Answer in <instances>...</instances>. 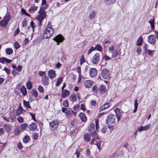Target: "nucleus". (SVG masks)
Returning a JSON list of instances; mask_svg holds the SVG:
<instances>
[{
	"instance_id": "nucleus-21",
	"label": "nucleus",
	"mask_w": 158,
	"mask_h": 158,
	"mask_svg": "<svg viewBox=\"0 0 158 158\" xmlns=\"http://www.w3.org/2000/svg\"><path fill=\"white\" fill-rule=\"evenodd\" d=\"M62 97L63 98H65L67 96H68L69 94V91L67 89H64L63 91H62Z\"/></svg>"
},
{
	"instance_id": "nucleus-45",
	"label": "nucleus",
	"mask_w": 158,
	"mask_h": 158,
	"mask_svg": "<svg viewBox=\"0 0 158 158\" xmlns=\"http://www.w3.org/2000/svg\"><path fill=\"white\" fill-rule=\"evenodd\" d=\"M18 121L20 123H23L24 122L23 118L21 117H19L17 119Z\"/></svg>"
},
{
	"instance_id": "nucleus-22",
	"label": "nucleus",
	"mask_w": 158,
	"mask_h": 158,
	"mask_svg": "<svg viewBox=\"0 0 158 158\" xmlns=\"http://www.w3.org/2000/svg\"><path fill=\"white\" fill-rule=\"evenodd\" d=\"M96 16V12L94 11H91L89 15V17L91 19L94 18Z\"/></svg>"
},
{
	"instance_id": "nucleus-62",
	"label": "nucleus",
	"mask_w": 158,
	"mask_h": 158,
	"mask_svg": "<svg viewBox=\"0 0 158 158\" xmlns=\"http://www.w3.org/2000/svg\"><path fill=\"white\" fill-rule=\"evenodd\" d=\"M27 21L26 19H25L22 23V24L23 27H25L26 26Z\"/></svg>"
},
{
	"instance_id": "nucleus-48",
	"label": "nucleus",
	"mask_w": 158,
	"mask_h": 158,
	"mask_svg": "<svg viewBox=\"0 0 158 158\" xmlns=\"http://www.w3.org/2000/svg\"><path fill=\"white\" fill-rule=\"evenodd\" d=\"M30 25L31 27L32 28L33 31H34V28L35 27L36 25L34 22L33 21H31L30 23Z\"/></svg>"
},
{
	"instance_id": "nucleus-24",
	"label": "nucleus",
	"mask_w": 158,
	"mask_h": 158,
	"mask_svg": "<svg viewBox=\"0 0 158 158\" xmlns=\"http://www.w3.org/2000/svg\"><path fill=\"white\" fill-rule=\"evenodd\" d=\"M109 107V104L108 103L102 105L100 109H99V111L103 110L106 109L108 108Z\"/></svg>"
},
{
	"instance_id": "nucleus-56",
	"label": "nucleus",
	"mask_w": 158,
	"mask_h": 158,
	"mask_svg": "<svg viewBox=\"0 0 158 158\" xmlns=\"http://www.w3.org/2000/svg\"><path fill=\"white\" fill-rule=\"evenodd\" d=\"M107 130L106 127H103L101 130V132L102 133H105Z\"/></svg>"
},
{
	"instance_id": "nucleus-27",
	"label": "nucleus",
	"mask_w": 158,
	"mask_h": 158,
	"mask_svg": "<svg viewBox=\"0 0 158 158\" xmlns=\"http://www.w3.org/2000/svg\"><path fill=\"white\" fill-rule=\"evenodd\" d=\"M27 127V124L26 123H23L20 126V129L22 130V131L25 130Z\"/></svg>"
},
{
	"instance_id": "nucleus-10",
	"label": "nucleus",
	"mask_w": 158,
	"mask_h": 158,
	"mask_svg": "<svg viewBox=\"0 0 158 158\" xmlns=\"http://www.w3.org/2000/svg\"><path fill=\"white\" fill-rule=\"evenodd\" d=\"M99 61V54L96 53L93 56L92 62L93 64H95L98 63Z\"/></svg>"
},
{
	"instance_id": "nucleus-39",
	"label": "nucleus",
	"mask_w": 158,
	"mask_h": 158,
	"mask_svg": "<svg viewBox=\"0 0 158 158\" xmlns=\"http://www.w3.org/2000/svg\"><path fill=\"white\" fill-rule=\"evenodd\" d=\"M10 118L11 120V122H13L16 118V116L13 112L10 113Z\"/></svg>"
},
{
	"instance_id": "nucleus-13",
	"label": "nucleus",
	"mask_w": 158,
	"mask_h": 158,
	"mask_svg": "<svg viewBox=\"0 0 158 158\" xmlns=\"http://www.w3.org/2000/svg\"><path fill=\"white\" fill-rule=\"evenodd\" d=\"M49 78L47 76H45L43 77L42 82L44 85H48L49 84Z\"/></svg>"
},
{
	"instance_id": "nucleus-16",
	"label": "nucleus",
	"mask_w": 158,
	"mask_h": 158,
	"mask_svg": "<svg viewBox=\"0 0 158 158\" xmlns=\"http://www.w3.org/2000/svg\"><path fill=\"white\" fill-rule=\"evenodd\" d=\"M48 75L50 78H54L56 76L55 71L53 69L49 71L48 73Z\"/></svg>"
},
{
	"instance_id": "nucleus-52",
	"label": "nucleus",
	"mask_w": 158,
	"mask_h": 158,
	"mask_svg": "<svg viewBox=\"0 0 158 158\" xmlns=\"http://www.w3.org/2000/svg\"><path fill=\"white\" fill-rule=\"evenodd\" d=\"M85 62V60L84 58V56H82L80 59V64L81 65L84 62Z\"/></svg>"
},
{
	"instance_id": "nucleus-53",
	"label": "nucleus",
	"mask_w": 158,
	"mask_h": 158,
	"mask_svg": "<svg viewBox=\"0 0 158 158\" xmlns=\"http://www.w3.org/2000/svg\"><path fill=\"white\" fill-rule=\"evenodd\" d=\"M63 106L64 107H67L69 106V103L67 100H65L63 102Z\"/></svg>"
},
{
	"instance_id": "nucleus-9",
	"label": "nucleus",
	"mask_w": 158,
	"mask_h": 158,
	"mask_svg": "<svg viewBox=\"0 0 158 158\" xmlns=\"http://www.w3.org/2000/svg\"><path fill=\"white\" fill-rule=\"evenodd\" d=\"M93 82L90 80H86L84 82V85L86 88H89L92 86Z\"/></svg>"
},
{
	"instance_id": "nucleus-23",
	"label": "nucleus",
	"mask_w": 158,
	"mask_h": 158,
	"mask_svg": "<svg viewBox=\"0 0 158 158\" xmlns=\"http://www.w3.org/2000/svg\"><path fill=\"white\" fill-rule=\"evenodd\" d=\"M115 0H105V3L107 5H109L113 4L115 2Z\"/></svg>"
},
{
	"instance_id": "nucleus-17",
	"label": "nucleus",
	"mask_w": 158,
	"mask_h": 158,
	"mask_svg": "<svg viewBox=\"0 0 158 158\" xmlns=\"http://www.w3.org/2000/svg\"><path fill=\"white\" fill-rule=\"evenodd\" d=\"M96 50H99V44H97L96 45L95 48L93 47H92L91 48H90L88 52V55H89L92 52L95 51Z\"/></svg>"
},
{
	"instance_id": "nucleus-20",
	"label": "nucleus",
	"mask_w": 158,
	"mask_h": 158,
	"mask_svg": "<svg viewBox=\"0 0 158 158\" xmlns=\"http://www.w3.org/2000/svg\"><path fill=\"white\" fill-rule=\"evenodd\" d=\"M79 116L82 122H85L86 120V117L84 113H80Z\"/></svg>"
},
{
	"instance_id": "nucleus-5",
	"label": "nucleus",
	"mask_w": 158,
	"mask_h": 158,
	"mask_svg": "<svg viewBox=\"0 0 158 158\" xmlns=\"http://www.w3.org/2000/svg\"><path fill=\"white\" fill-rule=\"evenodd\" d=\"M110 74L109 71L106 69H103L101 73L102 77L105 79H110Z\"/></svg>"
},
{
	"instance_id": "nucleus-18",
	"label": "nucleus",
	"mask_w": 158,
	"mask_h": 158,
	"mask_svg": "<svg viewBox=\"0 0 158 158\" xmlns=\"http://www.w3.org/2000/svg\"><path fill=\"white\" fill-rule=\"evenodd\" d=\"M28 127L30 130L34 131L36 129L37 126L34 123H32L28 126Z\"/></svg>"
},
{
	"instance_id": "nucleus-3",
	"label": "nucleus",
	"mask_w": 158,
	"mask_h": 158,
	"mask_svg": "<svg viewBox=\"0 0 158 158\" xmlns=\"http://www.w3.org/2000/svg\"><path fill=\"white\" fill-rule=\"evenodd\" d=\"M45 9L41 7L40 10L38 12V14H39L38 15L36 18V19L39 20H43L46 17V14L44 12Z\"/></svg>"
},
{
	"instance_id": "nucleus-12",
	"label": "nucleus",
	"mask_w": 158,
	"mask_h": 158,
	"mask_svg": "<svg viewBox=\"0 0 158 158\" xmlns=\"http://www.w3.org/2000/svg\"><path fill=\"white\" fill-rule=\"evenodd\" d=\"M106 91V89L105 86L102 85H101L99 88V94L105 95Z\"/></svg>"
},
{
	"instance_id": "nucleus-14",
	"label": "nucleus",
	"mask_w": 158,
	"mask_h": 158,
	"mask_svg": "<svg viewBox=\"0 0 158 158\" xmlns=\"http://www.w3.org/2000/svg\"><path fill=\"white\" fill-rule=\"evenodd\" d=\"M69 101L72 102H74L77 100V98L75 94L71 95L69 97Z\"/></svg>"
},
{
	"instance_id": "nucleus-63",
	"label": "nucleus",
	"mask_w": 158,
	"mask_h": 158,
	"mask_svg": "<svg viewBox=\"0 0 158 158\" xmlns=\"http://www.w3.org/2000/svg\"><path fill=\"white\" fill-rule=\"evenodd\" d=\"M91 104L92 106H95L96 104V102L95 100H93L91 101Z\"/></svg>"
},
{
	"instance_id": "nucleus-50",
	"label": "nucleus",
	"mask_w": 158,
	"mask_h": 158,
	"mask_svg": "<svg viewBox=\"0 0 158 158\" xmlns=\"http://www.w3.org/2000/svg\"><path fill=\"white\" fill-rule=\"evenodd\" d=\"M114 111L115 112L116 115L120 114V111L119 109L116 108L114 110Z\"/></svg>"
},
{
	"instance_id": "nucleus-15",
	"label": "nucleus",
	"mask_w": 158,
	"mask_h": 158,
	"mask_svg": "<svg viewBox=\"0 0 158 158\" xmlns=\"http://www.w3.org/2000/svg\"><path fill=\"white\" fill-rule=\"evenodd\" d=\"M97 73V70L94 68H91L89 69V74L92 77L95 76Z\"/></svg>"
},
{
	"instance_id": "nucleus-47",
	"label": "nucleus",
	"mask_w": 158,
	"mask_h": 158,
	"mask_svg": "<svg viewBox=\"0 0 158 158\" xmlns=\"http://www.w3.org/2000/svg\"><path fill=\"white\" fill-rule=\"evenodd\" d=\"M103 59H104L105 61L110 60L111 59L110 57L106 55H105L103 56Z\"/></svg>"
},
{
	"instance_id": "nucleus-34",
	"label": "nucleus",
	"mask_w": 158,
	"mask_h": 158,
	"mask_svg": "<svg viewBox=\"0 0 158 158\" xmlns=\"http://www.w3.org/2000/svg\"><path fill=\"white\" fill-rule=\"evenodd\" d=\"M6 52L8 55L11 54L13 52V50L11 48H7L6 50Z\"/></svg>"
},
{
	"instance_id": "nucleus-8",
	"label": "nucleus",
	"mask_w": 158,
	"mask_h": 158,
	"mask_svg": "<svg viewBox=\"0 0 158 158\" xmlns=\"http://www.w3.org/2000/svg\"><path fill=\"white\" fill-rule=\"evenodd\" d=\"M156 41V38L155 36L153 35H151L148 37V42L151 44H154Z\"/></svg>"
},
{
	"instance_id": "nucleus-59",
	"label": "nucleus",
	"mask_w": 158,
	"mask_h": 158,
	"mask_svg": "<svg viewBox=\"0 0 158 158\" xmlns=\"http://www.w3.org/2000/svg\"><path fill=\"white\" fill-rule=\"evenodd\" d=\"M95 125H96V129L97 131H98V119L96 120L95 121Z\"/></svg>"
},
{
	"instance_id": "nucleus-11",
	"label": "nucleus",
	"mask_w": 158,
	"mask_h": 158,
	"mask_svg": "<svg viewBox=\"0 0 158 158\" xmlns=\"http://www.w3.org/2000/svg\"><path fill=\"white\" fill-rule=\"evenodd\" d=\"M151 126L149 124L146 125L145 126H140L138 130L140 132L144 131H145L149 129L150 128Z\"/></svg>"
},
{
	"instance_id": "nucleus-58",
	"label": "nucleus",
	"mask_w": 158,
	"mask_h": 158,
	"mask_svg": "<svg viewBox=\"0 0 158 158\" xmlns=\"http://www.w3.org/2000/svg\"><path fill=\"white\" fill-rule=\"evenodd\" d=\"M17 146L18 148L19 149H22L23 148V146L22 144L20 142H19Z\"/></svg>"
},
{
	"instance_id": "nucleus-28",
	"label": "nucleus",
	"mask_w": 158,
	"mask_h": 158,
	"mask_svg": "<svg viewBox=\"0 0 158 158\" xmlns=\"http://www.w3.org/2000/svg\"><path fill=\"white\" fill-rule=\"evenodd\" d=\"M84 139L87 141H89L91 139V137L89 134H85L84 136Z\"/></svg>"
},
{
	"instance_id": "nucleus-60",
	"label": "nucleus",
	"mask_w": 158,
	"mask_h": 158,
	"mask_svg": "<svg viewBox=\"0 0 158 158\" xmlns=\"http://www.w3.org/2000/svg\"><path fill=\"white\" fill-rule=\"evenodd\" d=\"M38 90L39 92L43 93L44 92V89L41 86H39L38 88Z\"/></svg>"
},
{
	"instance_id": "nucleus-38",
	"label": "nucleus",
	"mask_w": 158,
	"mask_h": 158,
	"mask_svg": "<svg viewBox=\"0 0 158 158\" xmlns=\"http://www.w3.org/2000/svg\"><path fill=\"white\" fill-rule=\"evenodd\" d=\"M22 132V130L18 128H16L14 132L15 135H17L19 133Z\"/></svg>"
},
{
	"instance_id": "nucleus-33",
	"label": "nucleus",
	"mask_w": 158,
	"mask_h": 158,
	"mask_svg": "<svg viewBox=\"0 0 158 158\" xmlns=\"http://www.w3.org/2000/svg\"><path fill=\"white\" fill-rule=\"evenodd\" d=\"M137 100L135 99V103H134V106H135V109L133 110V113H135L137 110V108L138 106V103H137Z\"/></svg>"
},
{
	"instance_id": "nucleus-54",
	"label": "nucleus",
	"mask_w": 158,
	"mask_h": 158,
	"mask_svg": "<svg viewBox=\"0 0 158 158\" xmlns=\"http://www.w3.org/2000/svg\"><path fill=\"white\" fill-rule=\"evenodd\" d=\"M14 47L16 49H18L20 47V45L18 42H16L14 44Z\"/></svg>"
},
{
	"instance_id": "nucleus-26",
	"label": "nucleus",
	"mask_w": 158,
	"mask_h": 158,
	"mask_svg": "<svg viewBox=\"0 0 158 158\" xmlns=\"http://www.w3.org/2000/svg\"><path fill=\"white\" fill-rule=\"evenodd\" d=\"M21 91L23 95L25 96L27 94L26 89L24 85L22 86L21 89Z\"/></svg>"
},
{
	"instance_id": "nucleus-4",
	"label": "nucleus",
	"mask_w": 158,
	"mask_h": 158,
	"mask_svg": "<svg viewBox=\"0 0 158 158\" xmlns=\"http://www.w3.org/2000/svg\"><path fill=\"white\" fill-rule=\"evenodd\" d=\"M88 131L92 137H95L96 135L97 139H98V134L95 130V124L94 123L91 124L88 128Z\"/></svg>"
},
{
	"instance_id": "nucleus-36",
	"label": "nucleus",
	"mask_w": 158,
	"mask_h": 158,
	"mask_svg": "<svg viewBox=\"0 0 158 158\" xmlns=\"http://www.w3.org/2000/svg\"><path fill=\"white\" fill-rule=\"evenodd\" d=\"M23 109L22 107H20L17 110L16 112V115L17 116L20 115L22 113Z\"/></svg>"
},
{
	"instance_id": "nucleus-31",
	"label": "nucleus",
	"mask_w": 158,
	"mask_h": 158,
	"mask_svg": "<svg viewBox=\"0 0 158 158\" xmlns=\"http://www.w3.org/2000/svg\"><path fill=\"white\" fill-rule=\"evenodd\" d=\"M30 139V137L28 135H26L25 136L23 139V142L25 143H27L28 142Z\"/></svg>"
},
{
	"instance_id": "nucleus-30",
	"label": "nucleus",
	"mask_w": 158,
	"mask_h": 158,
	"mask_svg": "<svg viewBox=\"0 0 158 158\" xmlns=\"http://www.w3.org/2000/svg\"><path fill=\"white\" fill-rule=\"evenodd\" d=\"M149 22L150 24L152 29H153L154 28V19H151L149 21Z\"/></svg>"
},
{
	"instance_id": "nucleus-49",
	"label": "nucleus",
	"mask_w": 158,
	"mask_h": 158,
	"mask_svg": "<svg viewBox=\"0 0 158 158\" xmlns=\"http://www.w3.org/2000/svg\"><path fill=\"white\" fill-rule=\"evenodd\" d=\"M72 113H74V115H76V113L75 112H74L73 110L72 111H71L70 110H67L66 112V114L67 115H69L71 114Z\"/></svg>"
},
{
	"instance_id": "nucleus-64",
	"label": "nucleus",
	"mask_w": 158,
	"mask_h": 158,
	"mask_svg": "<svg viewBox=\"0 0 158 158\" xmlns=\"http://www.w3.org/2000/svg\"><path fill=\"white\" fill-rule=\"evenodd\" d=\"M33 138L35 139H37L38 138V135L37 134L35 133L33 134Z\"/></svg>"
},
{
	"instance_id": "nucleus-61",
	"label": "nucleus",
	"mask_w": 158,
	"mask_h": 158,
	"mask_svg": "<svg viewBox=\"0 0 158 158\" xmlns=\"http://www.w3.org/2000/svg\"><path fill=\"white\" fill-rule=\"evenodd\" d=\"M141 48L140 47H138L136 49V52L138 54H139L141 52Z\"/></svg>"
},
{
	"instance_id": "nucleus-1",
	"label": "nucleus",
	"mask_w": 158,
	"mask_h": 158,
	"mask_svg": "<svg viewBox=\"0 0 158 158\" xmlns=\"http://www.w3.org/2000/svg\"><path fill=\"white\" fill-rule=\"evenodd\" d=\"M54 32V30L52 28H45L43 34V37L45 39L49 38L52 35Z\"/></svg>"
},
{
	"instance_id": "nucleus-37",
	"label": "nucleus",
	"mask_w": 158,
	"mask_h": 158,
	"mask_svg": "<svg viewBox=\"0 0 158 158\" xmlns=\"http://www.w3.org/2000/svg\"><path fill=\"white\" fill-rule=\"evenodd\" d=\"M92 90L94 93H97L98 90V88L97 86L96 85H94L92 87Z\"/></svg>"
},
{
	"instance_id": "nucleus-35",
	"label": "nucleus",
	"mask_w": 158,
	"mask_h": 158,
	"mask_svg": "<svg viewBox=\"0 0 158 158\" xmlns=\"http://www.w3.org/2000/svg\"><path fill=\"white\" fill-rule=\"evenodd\" d=\"M26 86L28 89L30 90L32 87V84L31 82L30 81H29L27 83Z\"/></svg>"
},
{
	"instance_id": "nucleus-40",
	"label": "nucleus",
	"mask_w": 158,
	"mask_h": 158,
	"mask_svg": "<svg viewBox=\"0 0 158 158\" xmlns=\"http://www.w3.org/2000/svg\"><path fill=\"white\" fill-rule=\"evenodd\" d=\"M115 50L114 47V46H110L108 48V51L111 53H112Z\"/></svg>"
},
{
	"instance_id": "nucleus-2",
	"label": "nucleus",
	"mask_w": 158,
	"mask_h": 158,
	"mask_svg": "<svg viewBox=\"0 0 158 158\" xmlns=\"http://www.w3.org/2000/svg\"><path fill=\"white\" fill-rule=\"evenodd\" d=\"M116 119V117L115 115L110 114L109 115L106 120V124L108 126L110 125L115 123Z\"/></svg>"
},
{
	"instance_id": "nucleus-42",
	"label": "nucleus",
	"mask_w": 158,
	"mask_h": 158,
	"mask_svg": "<svg viewBox=\"0 0 158 158\" xmlns=\"http://www.w3.org/2000/svg\"><path fill=\"white\" fill-rule=\"evenodd\" d=\"M23 104L26 107H28L29 108H31L30 106V104L29 102H26L25 100H23Z\"/></svg>"
},
{
	"instance_id": "nucleus-57",
	"label": "nucleus",
	"mask_w": 158,
	"mask_h": 158,
	"mask_svg": "<svg viewBox=\"0 0 158 158\" xmlns=\"http://www.w3.org/2000/svg\"><path fill=\"white\" fill-rule=\"evenodd\" d=\"M52 25L51 23V22H49L47 25V26L45 28H52Z\"/></svg>"
},
{
	"instance_id": "nucleus-41",
	"label": "nucleus",
	"mask_w": 158,
	"mask_h": 158,
	"mask_svg": "<svg viewBox=\"0 0 158 158\" xmlns=\"http://www.w3.org/2000/svg\"><path fill=\"white\" fill-rule=\"evenodd\" d=\"M62 81V77H60L59 79H58L57 81L56 82V86H59V85L60 84H61Z\"/></svg>"
},
{
	"instance_id": "nucleus-19",
	"label": "nucleus",
	"mask_w": 158,
	"mask_h": 158,
	"mask_svg": "<svg viewBox=\"0 0 158 158\" xmlns=\"http://www.w3.org/2000/svg\"><path fill=\"white\" fill-rule=\"evenodd\" d=\"M8 19H4V20L0 21L1 25L2 27L6 26L8 24Z\"/></svg>"
},
{
	"instance_id": "nucleus-25",
	"label": "nucleus",
	"mask_w": 158,
	"mask_h": 158,
	"mask_svg": "<svg viewBox=\"0 0 158 158\" xmlns=\"http://www.w3.org/2000/svg\"><path fill=\"white\" fill-rule=\"evenodd\" d=\"M143 41V39L141 36H140L137 40L136 42V45L137 46H140L142 45Z\"/></svg>"
},
{
	"instance_id": "nucleus-32",
	"label": "nucleus",
	"mask_w": 158,
	"mask_h": 158,
	"mask_svg": "<svg viewBox=\"0 0 158 158\" xmlns=\"http://www.w3.org/2000/svg\"><path fill=\"white\" fill-rule=\"evenodd\" d=\"M112 54L111 56V57L113 58L116 57L118 54V52L117 50H115L112 53Z\"/></svg>"
},
{
	"instance_id": "nucleus-55",
	"label": "nucleus",
	"mask_w": 158,
	"mask_h": 158,
	"mask_svg": "<svg viewBox=\"0 0 158 158\" xmlns=\"http://www.w3.org/2000/svg\"><path fill=\"white\" fill-rule=\"evenodd\" d=\"M22 67L20 65H19L18 67L16 69V70L18 72H20L21 71Z\"/></svg>"
},
{
	"instance_id": "nucleus-46",
	"label": "nucleus",
	"mask_w": 158,
	"mask_h": 158,
	"mask_svg": "<svg viewBox=\"0 0 158 158\" xmlns=\"http://www.w3.org/2000/svg\"><path fill=\"white\" fill-rule=\"evenodd\" d=\"M38 74L39 75L42 77V78L43 77L46 76L45 74V72L40 71L39 72Z\"/></svg>"
},
{
	"instance_id": "nucleus-29",
	"label": "nucleus",
	"mask_w": 158,
	"mask_h": 158,
	"mask_svg": "<svg viewBox=\"0 0 158 158\" xmlns=\"http://www.w3.org/2000/svg\"><path fill=\"white\" fill-rule=\"evenodd\" d=\"M4 128L5 130L7 132H9L10 131L11 128L9 125H5L4 126Z\"/></svg>"
},
{
	"instance_id": "nucleus-43",
	"label": "nucleus",
	"mask_w": 158,
	"mask_h": 158,
	"mask_svg": "<svg viewBox=\"0 0 158 158\" xmlns=\"http://www.w3.org/2000/svg\"><path fill=\"white\" fill-rule=\"evenodd\" d=\"M32 94L35 96V97L38 96V92L34 89H32L31 90Z\"/></svg>"
},
{
	"instance_id": "nucleus-6",
	"label": "nucleus",
	"mask_w": 158,
	"mask_h": 158,
	"mask_svg": "<svg viewBox=\"0 0 158 158\" xmlns=\"http://www.w3.org/2000/svg\"><path fill=\"white\" fill-rule=\"evenodd\" d=\"M59 122L58 120H53L49 123L50 127L51 128V130H53L56 129L59 125Z\"/></svg>"
},
{
	"instance_id": "nucleus-44",
	"label": "nucleus",
	"mask_w": 158,
	"mask_h": 158,
	"mask_svg": "<svg viewBox=\"0 0 158 158\" xmlns=\"http://www.w3.org/2000/svg\"><path fill=\"white\" fill-rule=\"evenodd\" d=\"M38 7L36 6H33L31 7L29 9L30 11H35L37 10Z\"/></svg>"
},
{
	"instance_id": "nucleus-51",
	"label": "nucleus",
	"mask_w": 158,
	"mask_h": 158,
	"mask_svg": "<svg viewBox=\"0 0 158 158\" xmlns=\"http://www.w3.org/2000/svg\"><path fill=\"white\" fill-rule=\"evenodd\" d=\"M3 70H4L5 72H6V73L9 75V74L10 73V70L7 68L6 67L4 68V69H3Z\"/></svg>"
},
{
	"instance_id": "nucleus-7",
	"label": "nucleus",
	"mask_w": 158,
	"mask_h": 158,
	"mask_svg": "<svg viewBox=\"0 0 158 158\" xmlns=\"http://www.w3.org/2000/svg\"><path fill=\"white\" fill-rule=\"evenodd\" d=\"M64 37L61 35H59L56 36L53 40L57 42V45L59 44V42H62L64 40Z\"/></svg>"
}]
</instances>
